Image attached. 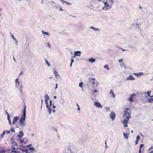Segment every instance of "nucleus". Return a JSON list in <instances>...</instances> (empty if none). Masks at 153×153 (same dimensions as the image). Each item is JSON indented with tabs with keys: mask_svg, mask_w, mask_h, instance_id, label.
<instances>
[{
	"mask_svg": "<svg viewBox=\"0 0 153 153\" xmlns=\"http://www.w3.org/2000/svg\"><path fill=\"white\" fill-rule=\"evenodd\" d=\"M26 105H25L23 111V115L22 116V117L20 118L19 120V123H20V125L21 126H22V125H24L25 124L24 121H25V120L26 112Z\"/></svg>",
	"mask_w": 153,
	"mask_h": 153,
	"instance_id": "f257e3e1",
	"label": "nucleus"
},
{
	"mask_svg": "<svg viewBox=\"0 0 153 153\" xmlns=\"http://www.w3.org/2000/svg\"><path fill=\"white\" fill-rule=\"evenodd\" d=\"M129 110L128 108H126L124 111V115L126 117L127 119H129L131 117L130 115L131 114L129 113L128 111Z\"/></svg>",
	"mask_w": 153,
	"mask_h": 153,
	"instance_id": "f03ea898",
	"label": "nucleus"
},
{
	"mask_svg": "<svg viewBox=\"0 0 153 153\" xmlns=\"http://www.w3.org/2000/svg\"><path fill=\"white\" fill-rule=\"evenodd\" d=\"M136 95L135 94L133 93L130 95V97L128 99V100L130 101L131 102H133L134 101V99H135Z\"/></svg>",
	"mask_w": 153,
	"mask_h": 153,
	"instance_id": "7ed1b4c3",
	"label": "nucleus"
},
{
	"mask_svg": "<svg viewBox=\"0 0 153 153\" xmlns=\"http://www.w3.org/2000/svg\"><path fill=\"white\" fill-rule=\"evenodd\" d=\"M49 99V97L48 96L47 94H45V103H46L47 104L46 106L47 108H48L49 105H48V100Z\"/></svg>",
	"mask_w": 153,
	"mask_h": 153,
	"instance_id": "20e7f679",
	"label": "nucleus"
},
{
	"mask_svg": "<svg viewBox=\"0 0 153 153\" xmlns=\"http://www.w3.org/2000/svg\"><path fill=\"white\" fill-rule=\"evenodd\" d=\"M94 105L95 106L97 107L98 108H102V106L99 102H94Z\"/></svg>",
	"mask_w": 153,
	"mask_h": 153,
	"instance_id": "39448f33",
	"label": "nucleus"
},
{
	"mask_svg": "<svg viewBox=\"0 0 153 153\" xmlns=\"http://www.w3.org/2000/svg\"><path fill=\"white\" fill-rule=\"evenodd\" d=\"M110 116L111 119L112 120H114V119L115 117V114L114 112L112 111L110 114Z\"/></svg>",
	"mask_w": 153,
	"mask_h": 153,
	"instance_id": "423d86ee",
	"label": "nucleus"
},
{
	"mask_svg": "<svg viewBox=\"0 0 153 153\" xmlns=\"http://www.w3.org/2000/svg\"><path fill=\"white\" fill-rule=\"evenodd\" d=\"M95 79L93 78L92 79L89 78L88 81L91 83L93 85H94L95 84Z\"/></svg>",
	"mask_w": 153,
	"mask_h": 153,
	"instance_id": "0eeeda50",
	"label": "nucleus"
},
{
	"mask_svg": "<svg viewBox=\"0 0 153 153\" xmlns=\"http://www.w3.org/2000/svg\"><path fill=\"white\" fill-rule=\"evenodd\" d=\"M52 105V102L51 100H50V105H49L48 108L49 110V114H50L51 112V109H52V108L50 107H51Z\"/></svg>",
	"mask_w": 153,
	"mask_h": 153,
	"instance_id": "6e6552de",
	"label": "nucleus"
},
{
	"mask_svg": "<svg viewBox=\"0 0 153 153\" xmlns=\"http://www.w3.org/2000/svg\"><path fill=\"white\" fill-rule=\"evenodd\" d=\"M81 52L79 51H76L74 52V56L73 58H75L76 56H80Z\"/></svg>",
	"mask_w": 153,
	"mask_h": 153,
	"instance_id": "1a4fd4ad",
	"label": "nucleus"
},
{
	"mask_svg": "<svg viewBox=\"0 0 153 153\" xmlns=\"http://www.w3.org/2000/svg\"><path fill=\"white\" fill-rule=\"evenodd\" d=\"M122 122L125 127H126L128 126L127 123H128V121L127 119H125L123 120Z\"/></svg>",
	"mask_w": 153,
	"mask_h": 153,
	"instance_id": "9d476101",
	"label": "nucleus"
},
{
	"mask_svg": "<svg viewBox=\"0 0 153 153\" xmlns=\"http://www.w3.org/2000/svg\"><path fill=\"white\" fill-rule=\"evenodd\" d=\"M19 119V117L18 116H16L14 118L12 123L13 124L15 123Z\"/></svg>",
	"mask_w": 153,
	"mask_h": 153,
	"instance_id": "9b49d317",
	"label": "nucleus"
},
{
	"mask_svg": "<svg viewBox=\"0 0 153 153\" xmlns=\"http://www.w3.org/2000/svg\"><path fill=\"white\" fill-rule=\"evenodd\" d=\"M11 143H12V144L13 145H14V146H18L17 143L13 140H11Z\"/></svg>",
	"mask_w": 153,
	"mask_h": 153,
	"instance_id": "f8f14e48",
	"label": "nucleus"
},
{
	"mask_svg": "<svg viewBox=\"0 0 153 153\" xmlns=\"http://www.w3.org/2000/svg\"><path fill=\"white\" fill-rule=\"evenodd\" d=\"M104 5L105 7L103 9H104L105 8H106V9H107L108 8H110V6L109 4H108L107 1H106L105 2H104Z\"/></svg>",
	"mask_w": 153,
	"mask_h": 153,
	"instance_id": "ddd939ff",
	"label": "nucleus"
},
{
	"mask_svg": "<svg viewBox=\"0 0 153 153\" xmlns=\"http://www.w3.org/2000/svg\"><path fill=\"white\" fill-rule=\"evenodd\" d=\"M111 97L114 98L115 97V95L113 91V90L111 89L109 92Z\"/></svg>",
	"mask_w": 153,
	"mask_h": 153,
	"instance_id": "4468645a",
	"label": "nucleus"
},
{
	"mask_svg": "<svg viewBox=\"0 0 153 153\" xmlns=\"http://www.w3.org/2000/svg\"><path fill=\"white\" fill-rule=\"evenodd\" d=\"M24 135V134L22 131H20L19 132V134L18 135V137L19 138L21 139L22 137Z\"/></svg>",
	"mask_w": 153,
	"mask_h": 153,
	"instance_id": "2eb2a0df",
	"label": "nucleus"
},
{
	"mask_svg": "<svg viewBox=\"0 0 153 153\" xmlns=\"http://www.w3.org/2000/svg\"><path fill=\"white\" fill-rule=\"evenodd\" d=\"M134 79V78L133 77V76L131 75L127 78V80H133Z\"/></svg>",
	"mask_w": 153,
	"mask_h": 153,
	"instance_id": "dca6fc26",
	"label": "nucleus"
},
{
	"mask_svg": "<svg viewBox=\"0 0 153 153\" xmlns=\"http://www.w3.org/2000/svg\"><path fill=\"white\" fill-rule=\"evenodd\" d=\"M88 61L90 62H94L95 61V59L91 58L88 60Z\"/></svg>",
	"mask_w": 153,
	"mask_h": 153,
	"instance_id": "f3484780",
	"label": "nucleus"
},
{
	"mask_svg": "<svg viewBox=\"0 0 153 153\" xmlns=\"http://www.w3.org/2000/svg\"><path fill=\"white\" fill-rule=\"evenodd\" d=\"M11 153H21L20 152L18 151V150H13L11 151L10 152Z\"/></svg>",
	"mask_w": 153,
	"mask_h": 153,
	"instance_id": "a211bd4d",
	"label": "nucleus"
},
{
	"mask_svg": "<svg viewBox=\"0 0 153 153\" xmlns=\"http://www.w3.org/2000/svg\"><path fill=\"white\" fill-rule=\"evenodd\" d=\"M6 131H3L2 133L0 135V137L1 139L3 137L4 135L6 134Z\"/></svg>",
	"mask_w": 153,
	"mask_h": 153,
	"instance_id": "6ab92c4d",
	"label": "nucleus"
},
{
	"mask_svg": "<svg viewBox=\"0 0 153 153\" xmlns=\"http://www.w3.org/2000/svg\"><path fill=\"white\" fill-rule=\"evenodd\" d=\"M28 150H30L31 152H33V151L35 150L34 148L33 147L29 148L28 149Z\"/></svg>",
	"mask_w": 153,
	"mask_h": 153,
	"instance_id": "aec40b11",
	"label": "nucleus"
},
{
	"mask_svg": "<svg viewBox=\"0 0 153 153\" xmlns=\"http://www.w3.org/2000/svg\"><path fill=\"white\" fill-rule=\"evenodd\" d=\"M123 135L125 139H128V135L127 134L123 133Z\"/></svg>",
	"mask_w": 153,
	"mask_h": 153,
	"instance_id": "412c9836",
	"label": "nucleus"
},
{
	"mask_svg": "<svg viewBox=\"0 0 153 153\" xmlns=\"http://www.w3.org/2000/svg\"><path fill=\"white\" fill-rule=\"evenodd\" d=\"M11 149L12 150H18V149H16V148L13 145H12Z\"/></svg>",
	"mask_w": 153,
	"mask_h": 153,
	"instance_id": "4be33fe9",
	"label": "nucleus"
},
{
	"mask_svg": "<svg viewBox=\"0 0 153 153\" xmlns=\"http://www.w3.org/2000/svg\"><path fill=\"white\" fill-rule=\"evenodd\" d=\"M20 141L22 143H25V144L27 143H26L27 141H25V140H24L23 138L22 140L21 139Z\"/></svg>",
	"mask_w": 153,
	"mask_h": 153,
	"instance_id": "5701e85b",
	"label": "nucleus"
},
{
	"mask_svg": "<svg viewBox=\"0 0 153 153\" xmlns=\"http://www.w3.org/2000/svg\"><path fill=\"white\" fill-rule=\"evenodd\" d=\"M148 101L150 102H153V97L152 98H149V99H148Z\"/></svg>",
	"mask_w": 153,
	"mask_h": 153,
	"instance_id": "b1692460",
	"label": "nucleus"
},
{
	"mask_svg": "<svg viewBox=\"0 0 153 153\" xmlns=\"http://www.w3.org/2000/svg\"><path fill=\"white\" fill-rule=\"evenodd\" d=\"M15 82H16V83H18V85H20V83H19V79L18 78H17L16 79Z\"/></svg>",
	"mask_w": 153,
	"mask_h": 153,
	"instance_id": "393cba45",
	"label": "nucleus"
},
{
	"mask_svg": "<svg viewBox=\"0 0 153 153\" xmlns=\"http://www.w3.org/2000/svg\"><path fill=\"white\" fill-rule=\"evenodd\" d=\"M147 95H148L149 97H153V95L152 96H151L150 95V93H151V92L150 91H147Z\"/></svg>",
	"mask_w": 153,
	"mask_h": 153,
	"instance_id": "a878e982",
	"label": "nucleus"
},
{
	"mask_svg": "<svg viewBox=\"0 0 153 153\" xmlns=\"http://www.w3.org/2000/svg\"><path fill=\"white\" fill-rule=\"evenodd\" d=\"M45 60L46 61V64L48 66H51V65L49 63V62L47 60H46V59H45Z\"/></svg>",
	"mask_w": 153,
	"mask_h": 153,
	"instance_id": "bb28decb",
	"label": "nucleus"
},
{
	"mask_svg": "<svg viewBox=\"0 0 153 153\" xmlns=\"http://www.w3.org/2000/svg\"><path fill=\"white\" fill-rule=\"evenodd\" d=\"M83 84V83L82 82H80L79 84V86L80 87L82 88Z\"/></svg>",
	"mask_w": 153,
	"mask_h": 153,
	"instance_id": "cd10ccee",
	"label": "nucleus"
},
{
	"mask_svg": "<svg viewBox=\"0 0 153 153\" xmlns=\"http://www.w3.org/2000/svg\"><path fill=\"white\" fill-rule=\"evenodd\" d=\"M5 150L4 149H2L0 151V153H5Z\"/></svg>",
	"mask_w": 153,
	"mask_h": 153,
	"instance_id": "c85d7f7f",
	"label": "nucleus"
},
{
	"mask_svg": "<svg viewBox=\"0 0 153 153\" xmlns=\"http://www.w3.org/2000/svg\"><path fill=\"white\" fill-rule=\"evenodd\" d=\"M104 68H105L107 69V70H109V68L108 66V65H106L104 66Z\"/></svg>",
	"mask_w": 153,
	"mask_h": 153,
	"instance_id": "c756f323",
	"label": "nucleus"
},
{
	"mask_svg": "<svg viewBox=\"0 0 153 153\" xmlns=\"http://www.w3.org/2000/svg\"><path fill=\"white\" fill-rule=\"evenodd\" d=\"M54 73L55 76H58L57 75L58 73L56 71H54Z\"/></svg>",
	"mask_w": 153,
	"mask_h": 153,
	"instance_id": "7c9ffc66",
	"label": "nucleus"
},
{
	"mask_svg": "<svg viewBox=\"0 0 153 153\" xmlns=\"http://www.w3.org/2000/svg\"><path fill=\"white\" fill-rule=\"evenodd\" d=\"M10 131L11 132H14V133L15 132L14 129L13 128H11V129L10 130Z\"/></svg>",
	"mask_w": 153,
	"mask_h": 153,
	"instance_id": "2f4dec72",
	"label": "nucleus"
},
{
	"mask_svg": "<svg viewBox=\"0 0 153 153\" xmlns=\"http://www.w3.org/2000/svg\"><path fill=\"white\" fill-rule=\"evenodd\" d=\"M42 32L43 34L45 33V34H46V35H49L48 33V32H44L43 31H42Z\"/></svg>",
	"mask_w": 153,
	"mask_h": 153,
	"instance_id": "473e14b6",
	"label": "nucleus"
},
{
	"mask_svg": "<svg viewBox=\"0 0 153 153\" xmlns=\"http://www.w3.org/2000/svg\"><path fill=\"white\" fill-rule=\"evenodd\" d=\"M29 150L27 149H26V150H25V152H26V153H30V152L29 151Z\"/></svg>",
	"mask_w": 153,
	"mask_h": 153,
	"instance_id": "72a5a7b5",
	"label": "nucleus"
},
{
	"mask_svg": "<svg viewBox=\"0 0 153 153\" xmlns=\"http://www.w3.org/2000/svg\"><path fill=\"white\" fill-rule=\"evenodd\" d=\"M140 138V137L139 135H137V136L136 140H139Z\"/></svg>",
	"mask_w": 153,
	"mask_h": 153,
	"instance_id": "f704fd0d",
	"label": "nucleus"
},
{
	"mask_svg": "<svg viewBox=\"0 0 153 153\" xmlns=\"http://www.w3.org/2000/svg\"><path fill=\"white\" fill-rule=\"evenodd\" d=\"M144 146V145L143 144H141L140 146V149H141V148L143 147Z\"/></svg>",
	"mask_w": 153,
	"mask_h": 153,
	"instance_id": "c9c22d12",
	"label": "nucleus"
},
{
	"mask_svg": "<svg viewBox=\"0 0 153 153\" xmlns=\"http://www.w3.org/2000/svg\"><path fill=\"white\" fill-rule=\"evenodd\" d=\"M67 4V5H70L71 4L68 2L66 1H64Z\"/></svg>",
	"mask_w": 153,
	"mask_h": 153,
	"instance_id": "e433bc0d",
	"label": "nucleus"
},
{
	"mask_svg": "<svg viewBox=\"0 0 153 153\" xmlns=\"http://www.w3.org/2000/svg\"><path fill=\"white\" fill-rule=\"evenodd\" d=\"M7 119L8 120V121L11 120L10 115L7 116Z\"/></svg>",
	"mask_w": 153,
	"mask_h": 153,
	"instance_id": "4c0bfd02",
	"label": "nucleus"
},
{
	"mask_svg": "<svg viewBox=\"0 0 153 153\" xmlns=\"http://www.w3.org/2000/svg\"><path fill=\"white\" fill-rule=\"evenodd\" d=\"M76 105H77V107H78L77 109L79 110H80V108H79V105H78V104L77 103L76 104Z\"/></svg>",
	"mask_w": 153,
	"mask_h": 153,
	"instance_id": "58836bf2",
	"label": "nucleus"
},
{
	"mask_svg": "<svg viewBox=\"0 0 153 153\" xmlns=\"http://www.w3.org/2000/svg\"><path fill=\"white\" fill-rule=\"evenodd\" d=\"M5 131H6V133L7 134H10V131L8 130H6Z\"/></svg>",
	"mask_w": 153,
	"mask_h": 153,
	"instance_id": "ea45409f",
	"label": "nucleus"
},
{
	"mask_svg": "<svg viewBox=\"0 0 153 153\" xmlns=\"http://www.w3.org/2000/svg\"><path fill=\"white\" fill-rule=\"evenodd\" d=\"M118 61L119 62H121L122 63H123V61L122 59H119Z\"/></svg>",
	"mask_w": 153,
	"mask_h": 153,
	"instance_id": "a19ab883",
	"label": "nucleus"
},
{
	"mask_svg": "<svg viewBox=\"0 0 153 153\" xmlns=\"http://www.w3.org/2000/svg\"><path fill=\"white\" fill-rule=\"evenodd\" d=\"M152 149H153V146H151V147H150V148H149V150H151Z\"/></svg>",
	"mask_w": 153,
	"mask_h": 153,
	"instance_id": "79ce46f5",
	"label": "nucleus"
},
{
	"mask_svg": "<svg viewBox=\"0 0 153 153\" xmlns=\"http://www.w3.org/2000/svg\"><path fill=\"white\" fill-rule=\"evenodd\" d=\"M31 144H29V145H27V148H29V147H30V146H31Z\"/></svg>",
	"mask_w": 153,
	"mask_h": 153,
	"instance_id": "37998d69",
	"label": "nucleus"
},
{
	"mask_svg": "<svg viewBox=\"0 0 153 153\" xmlns=\"http://www.w3.org/2000/svg\"><path fill=\"white\" fill-rule=\"evenodd\" d=\"M21 149L23 152H25L26 149Z\"/></svg>",
	"mask_w": 153,
	"mask_h": 153,
	"instance_id": "c03bdc74",
	"label": "nucleus"
},
{
	"mask_svg": "<svg viewBox=\"0 0 153 153\" xmlns=\"http://www.w3.org/2000/svg\"><path fill=\"white\" fill-rule=\"evenodd\" d=\"M138 140H136V141L135 142V143L136 145L138 143Z\"/></svg>",
	"mask_w": 153,
	"mask_h": 153,
	"instance_id": "a18cd8bd",
	"label": "nucleus"
},
{
	"mask_svg": "<svg viewBox=\"0 0 153 153\" xmlns=\"http://www.w3.org/2000/svg\"><path fill=\"white\" fill-rule=\"evenodd\" d=\"M98 90H95L94 91V93H96L97 92H98Z\"/></svg>",
	"mask_w": 153,
	"mask_h": 153,
	"instance_id": "49530a36",
	"label": "nucleus"
},
{
	"mask_svg": "<svg viewBox=\"0 0 153 153\" xmlns=\"http://www.w3.org/2000/svg\"><path fill=\"white\" fill-rule=\"evenodd\" d=\"M139 153H141V149H139Z\"/></svg>",
	"mask_w": 153,
	"mask_h": 153,
	"instance_id": "de8ad7c7",
	"label": "nucleus"
},
{
	"mask_svg": "<svg viewBox=\"0 0 153 153\" xmlns=\"http://www.w3.org/2000/svg\"><path fill=\"white\" fill-rule=\"evenodd\" d=\"M74 62V60L73 59H71V63H73Z\"/></svg>",
	"mask_w": 153,
	"mask_h": 153,
	"instance_id": "09e8293b",
	"label": "nucleus"
},
{
	"mask_svg": "<svg viewBox=\"0 0 153 153\" xmlns=\"http://www.w3.org/2000/svg\"><path fill=\"white\" fill-rule=\"evenodd\" d=\"M51 111H52L53 113H55V110L54 109H52V110L51 109Z\"/></svg>",
	"mask_w": 153,
	"mask_h": 153,
	"instance_id": "8fccbe9b",
	"label": "nucleus"
},
{
	"mask_svg": "<svg viewBox=\"0 0 153 153\" xmlns=\"http://www.w3.org/2000/svg\"><path fill=\"white\" fill-rule=\"evenodd\" d=\"M8 121H9V124L10 125H11V120H9Z\"/></svg>",
	"mask_w": 153,
	"mask_h": 153,
	"instance_id": "3c124183",
	"label": "nucleus"
},
{
	"mask_svg": "<svg viewBox=\"0 0 153 153\" xmlns=\"http://www.w3.org/2000/svg\"><path fill=\"white\" fill-rule=\"evenodd\" d=\"M57 84L56 83V86L55 88V89L57 88Z\"/></svg>",
	"mask_w": 153,
	"mask_h": 153,
	"instance_id": "603ef678",
	"label": "nucleus"
},
{
	"mask_svg": "<svg viewBox=\"0 0 153 153\" xmlns=\"http://www.w3.org/2000/svg\"><path fill=\"white\" fill-rule=\"evenodd\" d=\"M12 37L14 39H16L14 37V36H13V35H12Z\"/></svg>",
	"mask_w": 153,
	"mask_h": 153,
	"instance_id": "864d4df0",
	"label": "nucleus"
},
{
	"mask_svg": "<svg viewBox=\"0 0 153 153\" xmlns=\"http://www.w3.org/2000/svg\"><path fill=\"white\" fill-rule=\"evenodd\" d=\"M6 114H7V116L9 115V114L7 113V111H6Z\"/></svg>",
	"mask_w": 153,
	"mask_h": 153,
	"instance_id": "5fc2aeb1",
	"label": "nucleus"
},
{
	"mask_svg": "<svg viewBox=\"0 0 153 153\" xmlns=\"http://www.w3.org/2000/svg\"><path fill=\"white\" fill-rule=\"evenodd\" d=\"M48 45L49 47L50 48L51 47V45L49 44H48Z\"/></svg>",
	"mask_w": 153,
	"mask_h": 153,
	"instance_id": "6e6d98bb",
	"label": "nucleus"
},
{
	"mask_svg": "<svg viewBox=\"0 0 153 153\" xmlns=\"http://www.w3.org/2000/svg\"><path fill=\"white\" fill-rule=\"evenodd\" d=\"M149 153H153V150L151 151Z\"/></svg>",
	"mask_w": 153,
	"mask_h": 153,
	"instance_id": "4d7b16f0",
	"label": "nucleus"
},
{
	"mask_svg": "<svg viewBox=\"0 0 153 153\" xmlns=\"http://www.w3.org/2000/svg\"><path fill=\"white\" fill-rule=\"evenodd\" d=\"M91 28H92V29H95V28H94V27H91Z\"/></svg>",
	"mask_w": 153,
	"mask_h": 153,
	"instance_id": "13d9d810",
	"label": "nucleus"
},
{
	"mask_svg": "<svg viewBox=\"0 0 153 153\" xmlns=\"http://www.w3.org/2000/svg\"><path fill=\"white\" fill-rule=\"evenodd\" d=\"M53 108H55V107H56V106H54L53 105Z\"/></svg>",
	"mask_w": 153,
	"mask_h": 153,
	"instance_id": "bf43d9fd",
	"label": "nucleus"
},
{
	"mask_svg": "<svg viewBox=\"0 0 153 153\" xmlns=\"http://www.w3.org/2000/svg\"><path fill=\"white\" fill-rule=\"evenodd\" d=\"M59 10L60 11H62L63 10L61 8H60Z\"/></svg>",
	"mask_w": 153,
	"mask_h": 153,
	"instance_id": "052dcab7",
	"label": "nucleus"
},
{
	"mask_svg": "<svg viewBox=\"0 0 153 153\" xmlns=\"http://www.w3.org/2000/svg\"><path fill=\"white\" fill-rule=\"evenodd\" d=\"M72 63H71V64H70V67H71L72 66Z\"/></svg>",
	"mask_w": 153,
	"mask_h": 153,
	"instance_id": "680f3d73",
	"label": "nucleus"
},
{
	"mask_svg": "<svg viewBox=\"0 0 153 153\" xmlns=\"http://www.w3.org/2000/svg\"><path fill=\"white\" fill-rule=\"evenodd\" d=\"M22 72H21V73L19 74V75L20 76V75H21V74H22Z\"/></svg>",
	"mask_w": 153,
	"mask_h": 153,
	"instance_id": "e2e57ef3",
	"label": "nucleus"
},
{
	"mask_svg": "<svg viewBox=\"0 0 153 153\" xmlns=\"http://www.w3.org/2000/svg\"><path fill=\"white\" fill-rule=\"evenodd\" d=\"M41 100H42V103L43 102V100L42 99Z\"/></svg>",
	"mask_w": 153,
	"mask_h": 153,
	"instance_id": "0e129e2a",
	"label": "nucleus"
},
{
	"mask_svg": "<svg viewBox=\"0 0 153 153\" xmlns=\"http://www.w3.org/2000/svg\"><path fill=\"white\" fill-rule=\"evenodd\" d=\"M54 98L56 99V96H54Z\"/></svg>",
	"mask_w": 153,
	"mask_h": 153,
	"instance_id": "69168bd1",
	"label": "nucleus"
},
{
	"mask_svg": "<svg viewBox=\"0 0 153 153\" xmlns=\"http://www.w3.org/2000/svg\"><path fill=\"white\" fill-rule=\"evenodd\" d=\"M122 50L123 51H125V50H124V49H122Z\"/></svg>",
	"mask_w": 153,
	"mask_h": 153,
	"instance_id": "338daca9",
	"label": "nucleus"
},
{
	"mask_svg": "<svg viewBox=\"0 0 153 153\" xmlns=\"http://www.w3.org/2000/svg\"><path fill=\"white\" fill-rule=\"evenodd\" d=\"M131 133H133V131H131Z\"/></svg>",
	"mask_w": 153,
	"mask_h": 153,
	"instance_id": "774afa93",
	"label": "nucleus"
}]
</instances>
